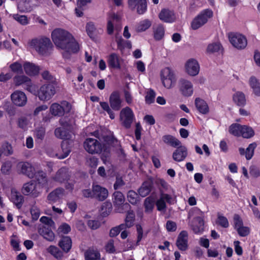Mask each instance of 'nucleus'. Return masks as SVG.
Masks as SVG:
<instances>
[{
  "instance_id": "obj_63",
  "label": "nucleus",
  "mask_w": 260,
  "mask_h": 260,
  "mask_svg": "<svg viewBox=\"0 0 260 260\" xmlns=\"http://www.w3.org/2000/svg\"><path fill=\"white\" fill-rule=\"evenodd\" d=\"M42 77L43 78V79L46 80L49 83H50L49 84H56L55 78L48 71H44L42 73Z\"/></svg>"
},
{
  "instance_id": "obj_46",
  "label": "nucleus",
  "mask_w": 260,
  "mask_h": 260,
  "mask_svg": "<svg viewBox=\"0 0 260 260\" xmlns=\"http://www.w3.org/2000/svg\"><path fill=\"white\" fill-rule=\"evenodd\" d=\"M17 8L19 11L22 12H30L32 9L29 2L27 0L20 1L18 4Z\"/></svg>"
},
{
  "instance_id": "obj_59",
  "label": "nucleus",
  "mask_w": 260,
  "mask_h": 260,
  "mask_svg": "<svg viewBox=\"0 0 260 260\" xmlns=\"http://www.w3.org/2000/svg\"><path fill=\"white\" fill-rule=\"evenodd\" d=\"M11 71L14 73L22 74L23 73V64L19 61H15L11 64L9 66Z\"/></svg>"
},
{
  "instance_id": "obj_37",
  "label": "nucleus",
  "mask_w": 260,
  "mask_h": 260,
  "mask_svg": "<svg viewBox=\"0 0 260 260\" xmlns=\"http://www.w3.org/2000/svg\"><path fill=\"white\" fill-rule=\"evenodd\" d=\"M162 140L165 144L173 147H177L181 144L178 139L170 135L164 136L162 137Z\"/></svg>"
},
{
  "instance_id": "obj_33",
  "label": "nucleus",
  "mask_w": 260,
  "mask_h": 260,
  "mask_svg": "<svg viewBox=\"0 0 260 260\" xmlns=\"http://www.w3.org/2000/svg\"><path fill=\"white\" fill-rule=\"evenodd\" d=\"M64 195V190L62 188H58L50 192L48 194L47 199L50 202L54 203L62 198Z\"/></svg>"
},
{
  "instance_id": "obj_55",
  "label": "nucleus",
  "mask_w": 260,
  "mask_h": 260,
  "mask_svg": "<svg viewBox=\"0 0 260 260\" xmlns=\"http://www.w3.org/2000/svg\"><path fill=\"white\" fill-rule=\"evenodd\" d=\"M104 249L107 253L109 254L116 253V250L113 239H110L105 243Z\"/></svg>"
},
{
  "instance_id": "obj_43",
  "label": "nucleus",
  "mask_w": 260,
  "mask_h": 260,
  "mask_svg": "<svg viewBox=\"0 0 260 260\" xmlns=\"http://www.w3.org/2000/svg\"><path fill=\"white\" fill-rule=\"evenodd\" d=\"M59 246L65 252H68L72 247V240L68 236L64 237L59 242Z\"/></svg>"
},
{
  "instance_id": "obj_62",
  "label": "nucleus",
  "mask_w": 260,
  "mask_h": 260,
  "mask_svg": "<svg viewBox=\"0 0 260 260\" xmlns=\"http://www.w3.org/2000/svg\"><path fill=\"white\" fill-rule=\"evenodd\" d=\"M12 17L15 20H16L21 25H27L29 22L27 17L25 15H20L17 14H14Z\"/></svg>"
},
{
  "instance_id": "obj_58",
  "label": "nucleus",
  "mask_w": 260,
  "mask_h": 260,
  "mask_svg": "<svg viewBox=\"0 0 260 260\" xmlns=\"http://www.w3.org/2000/svg\"><path fill=\"white\" fill-rule=\"evenodd\" d=\"M254 135V131L252 127L243 125L241 136L244 138H250Z\"/></svg>"
},
{
  "instance_id": "obj_7",
  "label": "nucleus",
  "mask_w": 260,
  "mask_h": 260,
  "mask_svg": "<svg viewBox=\"0 0 260 260\" xmlns=\"http://www.w3.org/2000/svg\"><path fill=\"white\" fill-rule=\"evenodd\" d=\"M121 17L115 13H112L109 14L107 18V32L109 35H112L114 30L120 31L121 29Z\"/></svg>"
},
{
  "instance_id": "obj_24",
  "label": "nucleus",
  "mask_w": 260,
  "mask_h": 260,
  "mask_svg": "<svg viewBox=\"0 0 260 260\" xmlns=\"http://www.w3.org/2000/svg\"><path fill=\"white\" fill-rule=\"evenodd\" d=\"M188 154L187 148L181 144L177 147V149L174 151L172 154L173 159L177 162L184 160Z\"/></svg>"
},
{
  "instance_id": "obj_11",
  "label": "nucleus",
  "mask_w": 260,
  "mask_h": 260,
  "mask_svg": "<svg viewBox=\"0 0 260 260\" xmlns=\"http://www.w3.org/2000/svg\"><path fill=\"white\" fill-rule=\"evenodd\" d=\"M71 106L67 102L64 101L61 105L57 103L52 104L50 107V112L54 116H61L64 112H70Z\"/></svg>"
},
{
  "instance_id": "obj_36",
  "label": "nucleus",
  "mask_w": 260,
  "mask_h": 260,
  "mask_svg": "<svg viewBox=\"0 0 260 260\" xmlns=\"http://www.w3.org/2000/svg\"><path fill=\"white\" fill-rule=\"evenodd\" d=\"M234 102L238 106H244L246 103L244 93L241 91H237L233 95Z\"/></svg>"
},
{
  "instance_id": "obj_34",
  "label": "nucleus",
  "mask_w": 260,
  "mask_h": 260,
  "mask_svg": "<svg viewBox=\"0 0 260 260\" xmlns=\"http://www.w3.org/2000/svg\"><path fill=\"white\" fill-rule=\"evenodd\" d=\"M257 145L255 143H252L249 145L246 150L243 148H240L239 150L241 155H245L247 159H250L253 155L254 151Z\"/></svg>"
},
{
  "instance_id": "obj_38",
  "label": "nucleus",
  "mask_w": 260,
  "mask_h": 260,
  "mask_svg": "<svg viewBox=\"0 0 260 260\" xmlns=\"http://www.w3.org/2000/svg\"><path fill=\"white\" fill-rule=\"evenodd\" d=\"M196 108L202 114H206L209 112V107L206 102L200 98H197L195 100Z\"/></svg>"
},
{
  "instance_id": "obj_1",
  "label": "nucleus",
  "mask_w": 260,
  "mask_h": 260,
  "mask_svg": "<svg viewBox=\"0 0 260 260\" xmlns=\"http://www.w3.org/2000/svg\"><path fill=\"white\" fill-rule=\"evenodd\" d=\"M51 38L55 46L67 52L76 53L79 50V44L72 35L68 31L55 29L51 33Z\"/></svg>"
},
{
  "instance_id": "obj_50",
  "label": "nucleus",
  "mask_w": 260,
  "mask_h": 260,
  "mask_svg": "<svg viewBox=\"0 0 260 260\" xmlns=\"http://www.w3.org/2000/svg\"><path fill=\"white\" fill-rule=\"evenodd\" d=\"M135 219V214L133 211H128L127 213L125 219V229L132 227L134 225V222Z\"/></svg>"
},
{
  "instance_id": "obj_14",
  "label": "nucleus",
  "mask_w": 260,
  "mask_h": 260,
  "mask_svg": "<svg viewBox=\"0 0 260 260\" xmlns=\"http://www.w3.org/2000/svg\"><path fill=\"white\" fill-rule=\"evenodd\" d=\"M125 198L122 192L120 191H115L113 194V202L114 206L118 212L122 213L123 212V208H128L129 205L126 203L124 204Z\"/></svg>"
},
{
  "instance_id": "obj_51",
  "label": "nucleus",
  "mask_w": 260,
  "mask_h": 260,
  "mask_svg": "<svg viewBox=\"0 0 260 260\" xmlns=\"http://www.w3.org/2000/svg\"><path fill=\"white\" fill-rule=\"evenodd\" d=\"M47 251L57 259H60L62 256V252L59 248L55 246L51 245L47 249Z\"/></svg>"
},
{
  "instance_id": "obj_61",
  "label": "nucleus",
  "mask_w": 260,
  "mask_h": 260,
  "mask_svg": "<svg viewBox=\"0 0 260 260\" xmlns=\"http://www.w3.org/2000/svg\"><path fill=\"white\" fill-rule=\"evenodd\" d=\"M100 105L102 108L107 112L111 119H113L115 118V114L110 107L109 104L107 102H100Z\"/></svg>"
},
{
  "instance_id": "obj_35",
  "label": "nucleus",
  "mask_w": 260,
  "mask_h": 260,
  "mask_svg": "<svg viewBox=\"0 0 260 260\" xmlns=\"http://www.w3.org/2000/svg\"><path fill=\"white\" fill-rule=\"evenodd\" d=\"M38 232L48 241H52L54 239L55 236L53 232L45 226H40L39 228Z\"/></svg>"
},
{
  "instance_id": "obj_21",
  "label": "nucleus",
  "mask_w": 260,
  "mask_h": 260,
  "mask_svg": "<svg viewBox=\"0 0 260 260\" xmlns=\"http://www.w3.org/2000/svg\"><path fill=\"white\" fill-rule=\"evenodd\" d=\"M59 122L62 127H58L55 129L54 134L55 136L58 138L64 140V141L69 140L71 138V135L69 130L66 128L68 126V123L66 122L63 118H61Z\"/></svg>"
},
{
  "instance_id": "obj_18",
  "label": "nucleus",
  "mask_w": 260,
  "mask_h": 260,
  "mask_svg": "<svg viewBox=\"0 0 260 260\" xmlns=\"http://www.w3.org/2000/svg\"><path fill=\"white\" fill-rule=\"evenodd\" d=\"M200 69L199 62L193 58L189 59L185 64V72L190 76L197 75L200 72Z\"/></svg>"
},
{
  "instance_id": "obj_6",
  "label": "nucleus",
  "mask_w": 260,
  "mask_h": 260,
  "mask_svg": "<svg viewBox=\"0 0 260 260\" xmlns=\"http://www.w3.org/2000/svg\"><path fill=\"white\" fill-rule=\"evenodd\" d=\"M213 16V12L209 9L202 11L192 21L191 27L192 29L196 30L206 23L209 19Z\"/></svg>"
},
{
  "instance_id": "obj_48",
  "label": "nucleus",
  "mask_w": 260,
  "mask_h": 260,
  "mask_svg": "<svg viewBox=\"0 0 260 260\" xmlns=\"http://www.w3.org/2000/svg\"><path fill=\"white\" fill-rule=\"evenodd\" d=\"M154 37L156 40H161L164 36L165 28L162 25L159 24L153 28Z\"/></svg>"
},
{
  "instance_id": "obj_17",
  "label": "nucleus",
  "mask_w": 260,
  "mask_h": 260,
  "mask_svg": "<svg viewBox=\"0 0 260 260\" xmlns=\"http://www.w3.org/2000/svg\"><path fill=\"white\" fill-rule=\"evenodd\" d=\"M11 99L13 104L18 107L24 106L27 101L25 93L19 90H16L11 94Z\"/></svg>"
},
{
  "instance_id": "obj_41",
  "label": "nucleus",
  "mask_w": 260,
  "mask_h": 260,
  "mask_svg": "<svg viewBox=\"0 0 260 260\" xmlns=\"http://www.w3.org/2000/svg\"><path fill=\"white\" fill-rule=\"evenodd\" d=\"M68 178V170L66 168H61L56 173L54 179L57 182H62Z\"/></svg>"
},
{
  "instance_id": "obj_8",
  "label": "nucleus",
  "mask_w": 260,
  "mask_h": 260,
  "mask_svg": "<svg viewBox=\"0 0 260 260\" xmlns=\"http://www.w3.org/2000/svg\"><path fill=\"white\" fill-rule=\"evenodd\" d=\"M54 84H45L42 85L37 92L39 99L42 101L50 100L55 94Z\"/></svg>"
},
{
  "instance_id": "obj_54",
  "label": "nucleus",
  "mask_w": 260,
  "mask_h": 260,
  "mask_svg": "<svg viewBox=\"0 0 260 260\" xmlns=\"http://www.w3.org/2000/svg\"><path fill=\"white\" fill-rule=\"evenodd\" d=\"M156 96L155 92L152 89H148L146 92L145 96V102L147 104L153 103Z\"/></svg>"
},
{
  "instance_id": "obj_16",
  "label": "nucleus",
  "mask_w": 260,
  "mask_h": 260,
  "mask_svg": "<svg viewBox=\"0 0 260 260\" xmlns=\"http://www.w3.org/2000/svg\"><path fill=\"white\" fill-rule=\"evenodd\" d=\"M178 88L181 94L184 96H190L193 94V84L188 80L180 79L178 83Z\"/></svg>"
},
{
  "instance_id": "obj_19",
  "label": "nucleus",
  "mask_w": 260,
  "mask_h": 260,
  "mask_svg": "<svg viewBox=\"0 0 260 260\" xmlns=\"http://www.w3.org/2000/svg\"><path fill=\"white\" fill-rule=\"evenodd\" d=\"M109 67L113 69L120 70L123 66L124 60L115 53H112L107 57Z\"/></svg>"
},
{
  "instance_id": "obj_10",
  "label": "nucleus",
  "mask_w": 260,
  "mask_h": 260,
  "mask_svg": "<svg viewBox=\"0 0 260 260\" xmlns=\"http://www.w3.org/2000/svg\"><path fill=\"white\" fill-rule=\"evenodd\" d=\"M229 39L232 45L238 49H243L247 45L246 37L240 34L231 32L229 34Z\"/></svg>"
},
{
  "instance_id": "obj_49",
  "label": "nucleus",
  "mask_w": 260,
  "mask_h": 260,
  "mask_svg": "<svg viewBox=\"0 0 260 260\" xmlns=\"http://www.w3.org/2000/svg\"><path fill=\"white\" fill-rule=\"evenodd\" d=\"M145 212L147 213L152 212L154 206V200L152 197H149L145 199L144 203Z\"/></svg>"
},
{
  "instance_id": "obj_53",
  "label": "nucleus",
  "mask_w": 260,
  "mask_h": 260,
  "mask_svg": "<svg viewBox=\"0 0 260 260\" xmlns=\"http://www.w3.org/2000/svg\"><path fill=\"white\" fill-rule=\"evenodd\" d=\"M38 183L41 184L42 186H45L47 183V179L46 178V173L43 171H38L37 173H35V176Z\"/></svg>"
},
{
  "instance_id": "obj_32",
  "label": "nucleus",
  "mask_w": 260,
  "mask_h": 260,
  "mask_svg": "<svg viewBox=\"0 0 260 260\" xmlns=\"http://www.w3.org/2000/svg\"><path fill=\"white\" fill-rule=\"evenodd\" d=\"M10 199L18 208L21 207L23 200V197L15 189L11 190Z\"/></svg>"
},
{
  "instance_id": "obj_9",
  "label": "nucleus",
  "mask_w": 260,
  "mask_h": 260,
  "mask_svg": "<svg viewBox=\"0 0 260 260\" xmlns=\"http://www.w3.org/2000/svg\"><path fill=\"white\" fill-rule=\"evenodd\" d=\"M134 119V113L128 107H126L121 110L120 120L121 124L126 128H130Z\"/></svg>"
},
{
  "instance_id": "obj_47",
  "label": "nucleus",
  "mask_w": 260,
  "mask_h": 260,
  "mask_svg": "<svg viewBox=\"0 0 260 260\" xmlns=\"http://www.w3.org/2000/svg\"><path fill=\"white\" fill-rule=\"evenodd\" d=\"M243 125L238 123L232 124L229 127V132L235 136H241Z\"/></svg>"
},
{
  "instance_id": "obj_64",
  "label": "nucleus",
  "mask_w": 260,
  "mask_h": 260,
  "mask_svg": "<svg viewBox=\"0 0 260 260\" xmlns=\"http://www.w3.org/2000/svg\"><path fill=\"white\" fill-rule=\"evenodd\" d=\"M217 223L224 228H227L229 226V223L228 219L224 216L218 215Z\"/></svg>"
},
{
  "instance_id": "obj_31",
  "label": "nucleus",
  "mask_w": 260,
  "mask_h": 260,
  "mask_svg": "<svg viewBox=\"0 0 260 260\" xmlns=\"http://www.w3.org/2000/svg\"><path fill=\"white\" fill-rule=\"evenodd\" d=\"M152 185V182L151 180L144 182L138 190L139 194L142 197H146L151 191Z\"/></svg>"
},
{
  "instance_id": "obj_2",
  "label": "nucleus",
  "mask_w": 260,
  "mask_h": 260,
  "mask_svg": "<svg viewBox=\"0 0 260 260\" xmlns=\"http://www.w3.org/2000/svg\"><path fill=\"white\" fill-rule=\"evenodd\" d=\"M84 147L85 150L89 153H99L103 151L102 159L105 164L108 162L109 150L104 144L93 138H87L84 142Z\"/></svg>"
},
{
  "instance_id": "obj_13",
  "label": "nucleus",
  "mask_w": 260,
  "mask_h": 260,
  "mask_svg": "<svg viewBox=\"0 0 260 260\" xmlns=\"http://www.w3.org/2000/svg\"><path fill=\"white\" fill-rule=\"evenodd\" d=\"M233 221L234 228L240 236L246 237L249 234V228L243 225V220L238 214L234 215Z\"/></svg>"
},
{
  "instance_id": "obj_22",
  "label": "nucleus",
  "mask_w": 260,
  "mask_h": 260,
  "mask_svg": "<svg viewBox=\"0 0 260 260\" xmlns=\"http://www.w3.org/2000/svg\"><path fill=\"white\" fill-rule=\"evenodd\" d=\"M128 4L131 9H137L139 14H144L147 10L146 0H128Z\"/></svg>"
},
{
  "instance_id": "obj_60",
  "label": "nucleus",
  "mask_w": 260,
  "mask_h": 260,
  "mask_svg": "<svg viewBox=\"0 0 260 260\" xmlns=\"http://www.w3.org/2000/svg\"><path fill=\"white\" fill-rule=\"evenodd\" d=\"M125 229V225L124 224H121L118 226L112 228L109 232V236L110 237H115L117 236L120 232Z\"/></svg>"
},
{
  "instance_id": "obj_12",
  "label": "nucleus",
  "mask_w": 260,
  "mask_h": 260,
  "mask_svg": "<svg viewBox=\"0 0 260 260\" xmlns=\"http://www.w3.org/2000/svg\"><path fill=\"white\" fill-rule=\"evenodd\" d=\"M22 192L25 196H30L33 198H37L40 195L41 190L35 182L31 181L23 185Z\"/></svg>"
},
{
  "instance_id": "obj_56",
  "label": "nucleus",
  "mask_w": 260,
  "mask_h": 260,
  "mask_svg": "<svg viewBox=\"0 0 260 260\" xmlns=\"http://www.w3.org/2000/svg\"><path fill=\"white\" fill-rule=\"evenodd\" d=\"M86 30L88 36L92 39H94L96 36V28L94 24L91 22H88L86 24Z\"/></svg>"
},
{
  "instance_id": "obj_44",
  "label": "nucleus",
  "mask_w": 260,
  "mask_h": 260,
  "mask_svg": "<svg viewBox=\"0 0 260 260\" xmlns=\"http://www.w3.org/2000/svg\"><path fill=\"white\" fill-rule=\"evenodd\" d=\"M152 22L148 19L140 21L137 25L136 30L137 32H143L148 29L151 25Z\"/></svg>"
},
{
  "instance_id": "obj_29",
  "label": "nucleus",
  "mask_w": 260,
  "mask_h": 260,
  "mask_svg": "<svg viewBox=\"0 0 260 260\" xmlns=\"http://www.w3.org/2000/svg\"><path fill=\"white\" fill-rule=\"evenodd\" d=\"M159 19L167 23H172L176 20V16L173 11L168 9H163L159 14Z\"/></svg>"
},
{
  "instance_id": "obj_4",
  "label": "nucleus",
  "mask_w": 260,
  "mask_h": 260,
  "mask_svg": "<svg viewBox=\"0 0 260 260\" xmlns=\"http://www.w3.org/2000/svg\"><path fill=\"white\" fill-rule=\"evenodd\" d=\"M160 79L166 88L171 89L175 85L177 78L174 71L169 68H165L161 71Z\"/></svg>"
},
{
  "instance_id": "obj_5",
  "label": "nucleus",
  "mask_w": 260,
  "mask_h": 260,
  "mask_svg": "<svg viewBox=\"0 0 260 260\" xmlns=\"http://www.w3.org/2000/svg\"><path fill=\"white\" fill-rule=\"evenodd\" d=\"M14 84L16 86L23 85L24 88L35 94L36 93V86L32 84L29 78L24 75H17L13 78Z\"/></svg>"
},
{
  "instance_id": "obj_40",
  "label": "nucleus",
  "mask_w": 260,
  "mask_h": 260,
  "mask_svg": "<svg viewBox=\"0 0 260 260\" xmlns=\"http://www.w3.org/2000/svg\"><path fill=\"white\" fill-rule=\"evenodd\" d=\"M249 84L252 89L253 92L257 96H260V83L258 80L254 76L249 78Z\"/></svg>"
},
{
  "instance_id": "obj_28",
  "label": "nucleus",
  "mask_w": 260,
  "mask_h": 260,
  "mask_svg": "<svg viewBox=\"0 0 260 260\" xmlns=\"http://www.w3.org/2000/svg\"><path fill=\"white\" fill-rule=\"evenodd\" d=\"M71 152V147L68 141H63L61 143V151L58 153L50 154L51 156H56L58 159H63L67 157Z\"/></svg>"
},
{
  "instance_id": "obj_30",
  "label": "nucleus",
  "mask_w": 260,
  "mask_h": 260,
  "mask_svg": "<svg viewBox=\"0 0 260 260\" xmlns=\"http://www.w3.org/2000/svg\"><path fill=\"white\" fill-rule=\"evenodd\" d=\"M109 102L111 108L116 111L119 110L121 107V100L118 92H113L109 98Z\"/></svg>"
},
{
  "instance_id": "obj_20",
  "label": "nucleus",
  "mask_w": 260,
  "mask_h": 260,
  "mask_svg": "<svg viewBox=\"0 0 260 260\" xmlns=\"http://www.w3.org/2000/svg\"><path fill=\"white\" fill-rule=\"evenodd\" d=\"M176 245L178 248L182 251H186L188 248V234L186 231H181L178 235Z\"/></svg>"
},
{
  "instance_id": "obj_57",
  "label": "nucleus",
  "mask_w": 260,
  "mask_h": 260,
  "mask_svg": "<svg viewBox=\"0 0 260 260\" xmlns=\"http://www.w3.org/2000/svg\"><path fill=\"white\" fill-rule=\"evenodd\" d=\"M112 211V204L109 202H104L101 208V215L103 216H106L109 214Z\"/></svg>"
},
{
  "instance_id": "obj_15",
  "label": "nucleus",
  "mask_w": 260,
  "mask_h": 260,
  "mask_svg": "<svg viewBox=\"0 0 260 260\" xmlns=\"http://www.w3.org/2000/svg\"><path fill=\"white\" fill-rule=\"evenodd\" d=\"M173 202L174 198L172 195L164 192V191L160 189L159 198L156 202L157 209L158 211H164L167 208L166 202L172 204Z\"/></svg>"
},
{
  "instance_id": "obj_27",
  "label": "nucleus",
  "mask_w": 260,
  "mask_h": 260,
  "mask_svg": "<svg viewBox=\"0 0 260 260\" xmlns=\"http://www.w3.org/2000/svg\"><path fill=\"white\" fill-rule=\"evenodd\" d=\"M23 67L25 74L29 76L38 75L40 70L38 66L28 61H25L23 64Z\"/></svg>"
},
{
  "instance_id": "obj_45",
  "label": "nucleus",
  "mask_w": 260,
  "mask_h": 260,
  "mask_svg": "<svg viewBox=\"0 0 260 260\" xmlns=\"http://www.w3.org/2000/svg\"><path fill=\"white\" fill-rule=\"evenodd\" d=\"M222 47L219 42L212 43L208 45L207 51L208 53H220L222 52Z\"/></svg>"
},
{
  "instance_id": "obj_3",
  "label": "nucleus",
  "mask_w": 260,
  "mask_h": 260,
  "mask_svg": "<svg viewBox=\"0 0 260 260\" xmlns=\"http://www.w3.org/2000/svg\"><path fill=\"white\" fill-rule=\"evenodd\" d=\"M28 45L42 55L49 54L53 47L50 40L44 37L33 39L28 42Z\"/></svg>"
},
{
  "instance_id": "obj_52",
  "label": "nucleus",
  "mask_w": 260,
  "mask_h": 260,
  "mask_svg": "<svg viewBox=\"0 0 260 260\" xmlns=\"http://www.w3.org/2000/svg\"><path fill=\"white\" fill-rule=\"evenodd\" d=\"M127 198L128 202L133 205H136L140 201V198L137 193L132 190L127 192Z\"/></svg>"
},
{
  "instance_id": "obj_25",
  "label": "nucleus",
  "mask_w": 260,
  "mask_h": 260,
  "mask_svg": "<svg viewBox=\"0 0 260 260\" xmlns=\"http://www.w3.org/2000/svg\"><path fill=\"white\" fill-rule=\"evenodd\" d=\"M101 253L99 249L95 247H90L84 253L85 260H101Z\"/></svg>"
},
{
  "instance_id": "obj_42",
  "label": "nucleus",
  "mask_w": 260,
  "mask_h": 260,
  "mask_svg": "<svg viewBox=\"0 0 260 260\" xmlns=\"http://www.w3.org/2000/svg\"><path fill=\"white\" fill-rule=\"evenodd\" d=\"M194 222H197L198 224L196 225L194 223L192 225V229L195 234H201L204 230V221L199 216L195 217Z\"/></svg>"
},
{
  "instance_id": "obj_39",
  "label": "nucleus",
  "mask_w": 260,
  "mask_h": 260,
  "mask_svg": "<svg viewBox=\"0 0 260 260\" xmlns=\"http://www.w3.org/2000/svg\"><path fill=\"white\" fill-rule=\"evenodd\" d=\"M156 184L158 186L159 190V194H160V189H162L164 191V192L165 191H168L169 192H172L174 193V191L173 189L171 188L170 185L164 179H157L155 181Z\"/></svg>"
},
{
  "instance_id": "obj_26",
  "label": "nucleus",
  "mask_w": 260,
  "mask_h": 260,
  "mask_svg": "<svg viewBox=\"0 0 260 260\" xmlns=\"http://www.w3.org/2000/svg\"><path fill=\"white\" fill-rule=\"evenodd\" d=\"M93 198L99 201L105 200L108 196V190L99 185H93Z\"/></svg>"
},
{
  "instance_id": "obj_23",
  "label": "nucleus",
  "mask_w": 260,
  "mask_h": 260,
  "mask_svg": "<svg viewBox=\"0 0 260 260\" xmlns=\"http://www.w3.org/2000/svg\"><path fill=\"white\" fill-rule=\"evenodd\" d=\"M18 169L21 173L24 174L30 178L35 176V169L31 164L28 162H21L17 165Z\"/></svg>"
}]
</instances>
